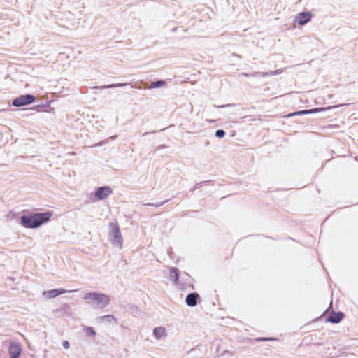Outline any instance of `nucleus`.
Returning a JSON list of instances; mask_svg holds the SVG:
<instances>
[{
    "label": "nucleus",
    "instance_id": "17",
    "mask_svg": "<svg viewBox=\"0 0 358 358\" xmlns=\"http://www.w3.org/2000/svg\"><path fill=\"white\" fill-rule=\"evenodd\" d=\"M225 135V132L224 130L222 129H219L217 130L216 132H215V136L217 137V138H222L224 137Z\"/></svg>",
    "mask_w": 358,
    "mask_h": 358
},
{
    "label": "nucleus",
    "instance_id": "15",
    "mask_svg": "<svg viewBox=\"0 0 358 358\" xmlns=\"http://www.w3.org/2000/svg\"><path fill=\"white\" fill-rule=\"evenodd\" d=\"M102 319L109 322H114L115 324L117 323V319L113 315H105L102 317Z\"/></svg>",
    "mask_w": 358,
    "mask_h": 358
},
{
    "label": "nucleus",
    "instance_id": "11",
    "mask_svg": "<svg viewBox=\"0 0 358 358\" xmlns=\"http://www.w3.org/2000/svg\"><path fill=\"white\" fill-rule=\"evenodd\" d=\"M198 296L199 295L196 293L188 294L185 299L187 305L191 307L196 306Z\"/></svg>",
    "mask_w": 358,
    "mask_h": 358
},
{
    "label": "nucleus",
    "instance_id": "9",
    "mask_svg": "<svg viewBox=\"0 0 358 358\" xmlns=\"http://www.w3.org/2000/svg\"><path fill=\"white\" fill-rule=\"evenodd\" d=\"M22 349L20 343H10L8 348L10 358H18L22 352Z\"/></svg>",
    "mask_w": 358,
    "mask_h": 358
},
{
    "label": "nucleus",
    "instance_id": "14",
    "mask_svg": "<svg viewBox=\"0 0 358 358\" xmlns=\"http://www.w3.org/2000/svg\"><path fill=\"white\" fill-rule=\"evenodd\" d=\"M83 331L87 336H94L96 335L95 330L91 327H85Z\"/></svg>",
    "mask_w": 358,
    "mask_h": 358
},
{
    "label": "nucleus",
    "instance_id": "8",
    "mask_svg": "<svg viewBox=\"0 0 358 358\" xmlns=\"http://www.w3.org/2000/svg\"><path fill=\"white\" fill-rule=\"evenodd\" d=\"M312 15L309 12H301L295 17V22L303 26L310 21Z\"/></svg>",
    "mask_w": 358,
    "mask_h": 358
},
{
    "label": "nucleus",
    "instance_id": "5",
    "mask_svg": "<svg viewBox=\"0 0 358 358\" xmlns=\"http://www.w3.org/2000/svg\"><path fill=\"white\" fill-rule=\"evenodd\" d=\"M34 100V96L31 94L22 95L13 101V105L15 107L24 106L33 103Z\"/></svg>",
    "mask_w": 358,
    "mask_h": 358
},
{
    "label": "nucleus",
    "instance_id": "12",
    "mask_svg": "<svg viewBox=\"0 0 358 358\" xmlns=\"http://www.w3.org/2000/svg\"><path fill=\"white\" fill-rule=\"evenodd\" d=\"M343 318L342 313H334L329 316L328 321L333 323H338Z\"/></svg>",
    "mask_w": 358,
    "mask_h": 358
},
{
    "label": "nucleus",
    "instance_id": "19",
    "mask_svg": "<svg viewBox=\"0 0 358 358\" xmlns=\"http://www.w3.org/2000/svg\"><path fill=\"white\" fill-rule=\"evenodd\" d=\"M122 85H124V84H119V85H109L108 87H116V86H122Z\"/></svg>",
    "mask_w": 358,
    "mask_h": 358
},
{
    "label": "nucleus",
    "instance_id": "4",
    "mask_svg": "<svg viewBox=\"0 0 358 358\" xmlns=\"http://www.w3.org/2000/svg\"><path fill=\"white\" fill-rule=\"evenodd\" d=\"M152 335L157 341H164L169 336L168 329L164 326H157L152 329Z\"/></svg>",
    "mask_w": 358,
    "mask_h": 358
},
{
    "label": "nucleus",
    "instance_id": "6",
    "mask_svg": "<svg viewBox=\"0 0 358 358\" xmlns=\"http://www.w3.org/2000/svg\"><path fill=\"white\" fill-rule=\"evenodd\" d=\"M113 193V189L108 186L100 187L94 192V196L98 200H103Z\"/></svg>",
    "mask_w": 358,
    "mask_h": 358
},
{
    "label": "nucleus",
    "instance_id": "10",
    "mask_svg": "<svg viewBox=\"0 0 358 358\" xmlns=\"http://www.w3.org/2000/svg\"><path fill=\"white\" fill-rule=\"evenodd\" d=\"M336 106H332V107L331 106H329L327 108H316L310 109V110H301V111H298V112H295V113H291L288 116L289 117H292V116H295V115H307V114H311V113H316L324 111L326 110H329V109H331V108H336Z\"/></svg>",
    "mask_w": 358,
    "mask_h": 358
},
{
    "label": "nucleus",
    "instance_id": "1",
    "mask_svg": "<svg viewBox=\"0 0 358 358\" xmlns=\"http://www.w3.org/2000/svg\"><path fill=\"white\" fill-rule=\"evenodd\" d=\"M52 215V212L25 214L21 216L20 224L27 229H36L48 222Z\"/></svg>",
    "mask_w": 358,
    "mask_h": 358
},
{
    "label": "nucleus",
    "instance_id": "16",
    "mask_svg": "<svg viewBox=\"0 0 358 358\" xmlns=\"http://www.w3.org/2000/svg\"><path fill=\"white\" fill-rule=\"evenodd\" d=\"M164 84H165V82L163 80L155 81V82H152L150 84V87L151 88H157V87H159L164 85Z\"/></svg>",
    "mask_w": 358,
    "mask_h": 358
},
{
    "label": "nucleus",
    "instance_id": "2",
    "mask_svg": "<svg viewBox=\"0 0 358 358\" xmlns=\"http://www.w3.org/2000/svg\"><path fill=\"white\" fill-rule=\"evenodd\" d=\"M83 299L88 305L100 309L105 308L110 303V296L101 292H85Z\"/></svg>",
    "mask_w": 358,
    "mask_h": 358
},
{
    "label": "nucleus",
    "instance_id": "7",
    "mask_svg": "<svg viewBox=\"0 0 358 358\" xmlns=\"http://www.w3.org/2000/svg\"><path fill=\"white\" fill-rule=\"evenodd\" d=\"M76 290H66L64 289H55L51 290L45 291L43 293V295L48 298V299H52L55 298L59 295L65 294V293H71L76 292Z\"/></svg>",
    "mask_w": 358,
    "mask_h": 358
},
{
    "label": "nucleus",
    "instance_id": "13",
    "mask_svg": "<svg viewBox=\"0 0 358 358\" xmlns=\"http://www.w3.org/2000/svg\"><path fill=\"white\" fill-rule=\"evenodd\" d=\"M180 271L176 268H171L169 270V278L174 281L175 283H177L178 277H179Z\"/></svg>",
    "mask_w": 358,
    "mask_h": 358
},
{
    "label": "nucleus",
    "instance_id": "18",
    "mask_svg": "<svg viewBox=\"0 0 358 358\" xmlns=\"http://www.w3.org/2000/svg\"><path fill=\"white\" fill-rule=\"evenodd\" d=\"M62 346L65 348V349H69L70 348V344L67 341H63L62 343Z\"/></svg>",
    "mask_w": 358,
    "mask_h": 358
},
{
    "label": "nucleus",
    "instance_id": "20",
    "mask_svg": "<svg viewBox=\"0 0 358 358\" xmlns=\"http://www.w3.org/2000/svg\"><path fill=\"white\" fill-rule=\"evenodd\" d=\"M268 340H271V338H261L259 339V341H268Z\"/></svg>",
    "mask_w": 358,
    "mask_h": 358
},
{
    "label": "nucleus",
    "instance_id": "3",
    "mask_svg": "<svg viewBox=\"0 0 358 358\" xmlns=\"http://www.w3.org/2000/svg\"><path fill=\"white\" fill-rule=\"evenodd\" d=\"M109 228V239L110 243L113 246L121 249L123 245V238L117 223H110Z\"/></svg>",
    "mask_w": 358,
    "mask_h": 358
}]
</instances>
